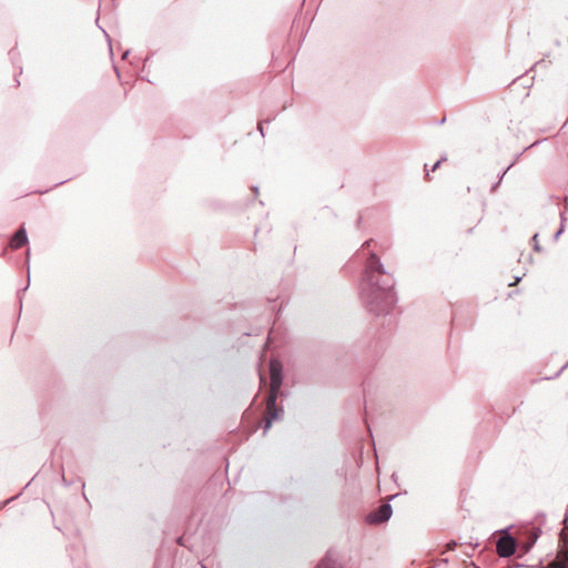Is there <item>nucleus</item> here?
<instances>
[{"instance_id": "1", "label": "nucleus", "mask_w": 568, "mask_h": 568, "mask_svg": "<svg viewBox=\"0 0 568 568\" xmlns=\"http://www.w3.org/2000/svg\"><path fill=\"white\" fill-rule=\"evenodd\" d=\"M367 284L369 286L371 303H377L379 300L386 305H390L394 301L392 285L389 283H381L377 276L383 275V266L375 253H371L366 264Z\"/></svg>"}, {"instance_id": "2", "label": "nucleus", "mask_w": 568, "mask_h": 568, "mask_svg": "<svg viewBox=\"0 0 568 568\" xmlns=\"http://www.w3.org/2000/svg\"><path fill=\"white\" fill-rule=\"evenodd\" d=\"M278 394L270 393L266 400V410H265V432L268 430L272 426V423L278 419L282 409L276 406V399Z\"/></svg>"}, {"instance_id": "3", "label": "nucleus", "mask_w": 568, "mask_h": 568, "mask_svg": "<svg viewBox=\"0 0 568 568\" xmlns=\"http://www.w3.org/2000/svg\"><path fill=\"white\" fill-rule=\"evenodd\" d=\"M270 393L278 394L282 385V364L273 359L270 363Z\"/></svg>"}, {"instance_id": "4", "label": "nucleus", "mask_w": 568, "mask_h": 568, "mask_svg": "<svg viewBox=\"0 0 568 568\" xmlns=\"http://www.w3.org/2000/svg\"><path fill=\"white\" fill-rule=\"evenodd\" d=\"M497 554L500 557H509L515 552L516 549V542L513 537L509 535H506L504 537H500L496 545Z\"/></svg>"}, {"instance_id": "5", "label": "nucleus", "mask_w": 568, "mask_h": 568, "mask_svg": "<svg viewBox=\"0 0 568 568\" xmlns=\"http://www.w3.org/2000/svg\"><path fill=\"white\" fill-rule=\"evenodd\" d=\"M392 515V507L388 504H383L375 511L367 516L369 524H381L389 519Z\"/></svg>"}, {"instance_id": "6", "label": "nucleus", "mask_w": 568, "mask_h": 568, "mask_svg": "<svg viewBox=\"0 0 568 568\" xmlns=\"http://www.w3.org/2000/svg\"><path fill=\"white\" fill-rule=\"evenodd\" d=\"M27 233L24 227H20L16 234L12 236L10 241V247L13 250L22 247L24 244H27Z\"/></svg>"}, {"instance_id": "7", "label": "nucleus", "mask_w": 568, "mask_h": 568, "mask_svg": "<svg viewBox=\"0 0 568 568\" xmlns=\"http://www.w3.org/2000/svg\"><path fill=\"white\" fill-rule=\"evenodd\" d=\"M560 541H564V545L558 550L555 560L565 568L568 561V547L566 546V541L562 537L560 538Z\"/></svg>"}, {"instance_id": "8", "label": "nucleus", "mask_w": 568, "mask_h": 568, "mask_svg": "<svg viewBox=\"0 0 568 568\" xmlns=\"http://www.w3.org/2000/svg\"><path fill=\"white\" fill-rule=\"evenodd\" d=\"M318 568H344V567L341 564H338L336 560H334L327 556L320 562Z\"/></svg>"}, {"instance_id": "9", "label": "nucleus", "mask_w": 568, "mask_h": 568, "mask_svg": "<svg viewBox=\"0 0 568 568\" xmlns=\"http://www.w3.org/2000/svg\"><path fill=\"white\" fill-rule=\"evenodd\" d=\"M531 241H532L534 248L537 252H539L540 251V246H539L538 235L535 234Z\"/></svg>"}, {"instance_id": "10", "label": "nucleus", "mask_w": 568, "mask_h": 568, "mask_svg": "<svg viewBox=\"0 0 568 568\" xmlns=\"http://www.w3.org/2000/svg\"><path fill=\"white\" fill-rule=\"evenodd\" d=\"M547 568H564V567L560 566L556 560H554L550 564H548Z\"/></svg>"}, {"instance_id": "11", "label": "nucleus", "mask_w": 568, "mask_h": 568, "mask_svg": "<svg viewBox=\"0 0 568 568\" xmlns=\"http://www.w3.org/2000/svg\"><path fill=\"white\" fill-rule=\"evenodd\" d=\"M372 244H373V241H372V240L366 241V242H365V244H364V247H366V248H371Z\"/></svg>"}, {"instance_id": "12", "label": "nucleus", "mask_w": 568, "mask_h": 568, "mask_svg": "<svg viewBox=\"0 0 568 568\" xmlns=\"http://www.w3.org/2000/svg\"><path fill=\"white\" fill-rule=\"evenodd\" d=\"M438 165H439V162H436V164L433 168V171H435Z\"/></svg>"}, {"instance_id": "13", "label": "nucleus", "mask_w": 568, "mask_h": 568, "mask_svg": "<svg viewBox=\"0 0 568 568\" xmlns=\"http://www.w3.org/2000/svg\"><path fill=\"white\" fill-rule=\"evenodd\" d=\"M518 282H519V278H516V281L514 283H511L510 285H516Z\"/></svg>"}]
</instances>
